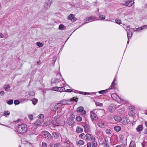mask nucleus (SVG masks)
<instances>
[{
    "label": "nucleus",
    "mask_w": 147,
    "mask_h": 147,
    "mask_svg": "<svg viewBox=\"0 0 147 147\" xmlns=\"http://www.w3.org/2000/svg\"><path fill=\"white\" fill-rule=\"evenodd\" d=\"M27 126L25 124L19 125L16 129L17 133L19 134H23L27 131Z\"/></svg>",
    "instance_id": "1"
},
{
    "label": "nucleus",
    "mask_w": 147,
    "mask_h": 147,
    "mask_svg": "<svg viewBox=\"0 0 147 147\" xmlns=\"http://www.w3.org/2000/svg\"><path fill=\"white\" fill-rule=\"evenodd\" d=\"M42 123V121L41 119H38L35 123H34V125L32 126V129H35L36 128H37L38 126H40L41 125Z\"/></svg>",
    "instance_id": "2"
},
{
    "label": "nucleus",
    "mask_w": 147,
    "mask_h": 147,
    "mask_svg": "<svg viewBox=\"0 0 147 147\" xmlns=\"http://www.w3.org/2000/svg\"><path fill=\"white\" fill-rule=\"evenodd\" d=\"M42 134L45 136V138L48 140H50L52 139V136L48 131H43Z\"/></svg>",
    "instance_id": "3"
},
{
    "label": "nucleus",
    "mask_w": 147,
    "mask_h": 147,
    "mask_svg": "<svg viewBox=\"0 0 147 147\" xmlns=\"http://www.w3.org/2000/svg\"><path fill=\"white\" fill-rule=\"evenodd\" d=\"M60 104L59 103L55 105L53 107H51V110L54 111H56L59 108V112H61V111L62 110V109L60 108V106L59 105Z\"/></svg>",
    "instance_id": "4"
},
{
    "label": "nucleus",
    "mask_w": 147,
    "mask_h": 147,
    "mask_svg": "<svg viewBox=\"0 0 147 147\" xmlns=\"http://www.w3.org/2000/svg\"><path fill=\"white\" fill-rule=\"evenodd\" d=\"M76 111L80 113L82 115H85L86 113V111L84 110L83 107L81 106L78 107Z\"/></svg>",
    "instance_id": "5"
},
{
    "label": "nucleus",
    "mask_w": 147,
    "mask_h": 147,
    "mask_svg": "<svg viewBox=\"0 0 147 147\" xmlns=\"http://www.w3.org/2000/svg\"><path fill=\"white\" fill-rule=\"evenodd\" d=\"M53 0H47L44 4V7L46 9H48L50 7L51 4L53 2Z\"/></svg>",
    "instance_id": "6"
},
{
    "label": "nucleus",
    "mask_w": 147,
    "mask_h": 147,
    "mask_svg": "<svg viewBox=\"0 0 147 147\" xmlns=\"http://www.w3.org/2000/svg\"><path fill=\"white\" fill-rule=\"evenodd\" d=\"M90 117L92 119L94 120H96L98 118L96 115L95 113V111L93 110L91 111L90 113Z\"/></svg>",
    "instance_id": "7"
},
{
    "label": "nucleus",
    "mask_w": 147,
    "mask_h": 147,
    "mask_svg": "<svg viewBox=\"0 0 147 147\" xmlns=\"http://www.w3.org/2000/svg\"><path fill=\"white\" fill-rule=\"evenodd\" d=\"M134 3V2L132 0H128V1L124 3V5L129 7L131 6Z\"/></svg>",
    "instance_id": "8"
},
{
    "label": "nucleus",
    "mask_w": 147,
    "mask_h": 147,
    "mask_svg": "<svg viewBox=\"0 0 147 147\" xmlns=\"http://www.w3.org/2000/svg\"><path fill=\"white\" fill-rule=\"evenodd\" d=\"M111 96L114 100L118 102H119V99H121L119 96L115 94H112Z\"/></svg>",
    "instance_id": "9"
},
{
    "label": "nucleus",
    "mask_w": 147,
    "mask_h": 147,
    "mask_svg": "<svg viewBox=\"0 0 147 147\" xmlns=\"http://www.w3.org/2000/svg\"><path fill=\"white\" fill-rule=\"evenodd\" d=\"M65 90V88L62 87H55L53 88V90L57 91L62 92Z\"/></svg>",
    "instance_id": "10"
},
{
    "label": "nucleus",
    "mask_w": 147,
    "mask_h": 147,
    "mask_svg": "<svg viewBox=\"0 0 147 147\" xmlns=\"http://www.w3.org/2000/svg\"><path fill=\"white\" fill-rule=\"evenodd\" d=\"M122 123L124 125L128 124L129 122V119L127 117H124L122 118Z\"/></svg>",
    "instance_id": "11"
},
{
    "label": "nucleus",
    "mask_w": 147,
    "mask_h": 147,
    "mask_svg": "<svg viewBox=\"0 0 147 147\" xmlns=\"http://www.w3.org/2000/svg\"><path fill=\"white\" fill-rule=\"evenodd\" d=\"M109 137H105L104 138L103 140V143L105 144L104 145L105 147H109V145L108 144L109 142Z\"/></svg>",
    "instance_id": "12"
},
{
    "label": "nucleus",
    "mask_w": 147,
    "mask_h": 147,
    "mask_svg": "<svg viewBox=\"0 0 147 147\" xmlns=\"http://www.w3.org/2000/svg\"><path fill=\"white\" fill-rule=\"evenodd\" d=\"M60 113L59 112H57V113L59 115H56L54 118V121H55L56 122H57L59 121V117L60 115H61L63 114L62 113Z\"/></svg>",
    "instance_id": "13"
},
{
    "label": "nucleus",
    "mask_w": 147,
    "mask_h": 147,
    "mask_svg": "<svg viewBox=\"0 0 147 147\" xmlns=\"http://www.w3.org/2000/svg\"><path fill=\"white\" fill-rule=\"evenodd\" d=\"M36 128H36L35 129H33L32 128L30 131V134L32 135L33 134L37 135L38 134V131L36 130Z\"/></svg>",
    "instance_id": "14"
},
{
    "label": "nucleus",
    "mask_w": 147,
    "mask_h": 147,
    "mask_svg": "<svg viewBox=\"0 0 147 147\" xmlns=\"http://www.w3.org/2000/svg\"><path fill=\"white\" fill-rule=\"evenodd\" d=\"M84 128L85 132H88L90 131V126L87 123L85 124L84 126Z\"/></svg>",
    "instance_id": "15"
},
{
    "label": "nucleus",
    "mask_w": 147,
    "mask_h": 147,
    "mask_svg": "<svg viewBox=\"0 0 147 147\" xmlns=\"http://www.w3.org/2000/svg\"><path fill=\"white\" fill-rule=\"evenodd\" d=\"M115 110V107L113 105H111L109 107V110L111 112H113Z\"/></svg>",
    "instance_id": "16"
},
{
    "label": "nucleus",
    "mask_w": 147,
    "mask_h": 147,
    "mask_svg": "<svg viewBox=\"0 0 147 147\" xmlns=\"http://www.w3.org/2000/svg\"><path fill=\"white\" fill-rule=\"evenodd\" d=\"M83 131V129L79 126H77L76 128V131L78 133H81Z\"/></svg>",
    "instance_id": "17"
},
{
    "label": "nucleus",
    "mask_w": 147,
    "mask_h": 147,
    "mask_svg": "<svg viewBox=\"0 0 147 147\" xmlns=\"http://www.w3.org/2000/svg\"><path fill=\"white\" fill-rule=\"evenodd\" d=\"M114 118L115 121L117 122H120L122 120L121 117L119 116H114Z\"/></svg>",
    "instance_id": "18"
},
{
    "label": "nucleus",
    "mask_w": 147,
    "mask_h": 147,
    "mask_svg": "<svg viewBox=\"0 0 147 147\" xmlns=\"http://www.w3.org/2000/svg\"><path fill=\"white\" fill-rule=\"evenodd\" d=\"M57 76H58L59 78H57L56 79H57V82H59L61 80V79H62L63 80V79L62 77V75L60 73H58L57 74Z\"/></svg>",
    "instance_id": "19"
},
{
    "label": "nucleus",
    "mask_w": 147,
    "mask_h": 147,
    "mask_svg": "<svg viewBox=\"0 0 147 147\" xmlns=\"http://www.w3.org/2000/svg\"><path fill=\"white\" fill-rule=\"evenodd\" d=\"M98 125L99 127L101 128H104L105 126V124L102 121L99 122L98 124Z\"/></svg>",
    "instance_id": "20"
},
{
    "label": "nucleus",
    "mask_w": 147,
    "mask_h": 147,
    "mask_svg": "<svg viewBox=\"0 0 147 147\" xmlns=\"http://www.w3.org/2000/svg\"><path fill=\"white\" fill-rule=\"evenodd\" d=\"M68 124L69 126H73L74 125V121L70 120H68Z\"/></svg>",
    "instance_id": "21"
},
{
    "label": "nucleus",
    "mask_w": 147,
    "mask_h": 147,
    "mask_svg": "<svg viewBox=\"0 0 147 147\" xmlns=\"http://www.w3.org/2000/svg\"><path fill=\"white\" fill-rule=\"evenodd\" d=\"M143 129V126L141 125H139L136 128V130L138 131H141Z\"/></svg>",
    "instance_id": "22"
},
{
    "label": "nucleus",
    "mask_w": 147,
    "mask_h": 147,
    "mask_svg": "<svg viewBox=\"0 0 147 147\" xmlns=\"http://www.w3.org/2000/svg\"><path fill=\"white\" fill-rule=\"evenodd\" d=\"M115 78L114 80H113V82H112L111 85L110 86L109 88V89H111L114 88L115 85Z\"/></svg>",
    "instance_id": "23"
},
{
    "label": "nucleus",
    "mask_w": 147,
    "mask_h": 147,
    "mask_svg": "<svg viewBox=\"0 0 147 147\" xmlns=\"http://www.w3.org/2000/svg\"><path fill=\"white\" fill-rule=\"evenodd\" d=\"M127 35L128 39V40H129V39H130L131 38L132 35V34L131 32H130V31H129V32H127Z\"/></svg>",
    "instance_id": "24"
},
{
    "label": "nucleus",
    "mask_w": 147,
    "mask_h": 147,
    "mask_svg": "<svg viewBox=\"0 0 147 147\" xmlns=\"http://www.w3.org/2000/svg\"><path fill=\"white\" fill-rule=\"evenodd\" d=\"M59 103L60 104L59 105L60 107L62 105H66L68 104L67 101L65 100L61 101Z\"/></svg>",
    "instance_id": "25"
},
{
    "label": "nucleus",
    "mask_w": 147,
    "mask_h": 147,
    "mask_svg": "<svg viewBox=\"0 0 147 147\" xmlns=\"http://www.w3.org/2000/svg\"><path fill=\"white\" fill-rule=\"evenodd\" d=\"M10 86L9 85L7 84L5 85L4 86V89L6 91H8V90L10 88Z\"/></svg>",
    "instance_id": "26"
},
{
    "label": "nucleus",
    "mask_w": 147,
    "mask_h": 147,
    "mask_svg": "<svg viewBox=\"0 0 147 147\" xmlns=\"http://www.w3.org/2000/svg\"><path fill=\"white\" fill-rule=\"evenodd\" d=\"M115 130L116 131H119L121 129V127L118 126H115L114 127Z\"/></svg>",
    "instance_id": "27"
},
{
    "label": "nucleus",
    "mask_w": 147,
    "mask_h": 147,
    "mask_svg": "<svg viewBox=\"0 0 147 147\" xmlns=\"http://www.w3.org/2000/svg\"><path fill=\"white\" fill-rule=\"evenodd\" d=\"M75 116L73 114H70V115L69 118L68 120H70L72 121H74L75 119Z\"/></svg>",
    "instance_id": "28"
},
{
    "label": "nucleus",
    "mask_w": 147,
    "mask_h": 147,
    "mask_svg": "<svg viewBox=\"0 0 147 147\" xmlns=\"http://www.w3.org/2000/svg\"><path fill=\"white\" fill-rule=\"evenodd\" d=\"M129 147H136V144L134 142L131 141L129 144Z\"/></svg>",
    "instance_id": "29"
},
{
    "label": "nucleus",
    "mask_w": 147,
    "mask_h": 147,
    "mask_svg": "<svg viewBox=\"0 0 147 147\" xmlns=\"http://www.w3.org/2000/svg\"><path fill=\"white\" fill-rule=\"evenodd\" d=\"M91 135L89 134H86V139L87 140H90Z\"/></svg>",
    "instance_id": "30"
},
{
    "label": "nucleus",
    "mask_w": 147,
    "mask_h": 147,
    "mask_svg": "<svg viewBox=\"0 0 147 147\" xmlns=\"http://www.w3.org/2000/svg\"><path fill=\"white\" fill-rule=\"evenodd\" d=\"M129 115L130 116L133 117L134 115V114L133 111L130 110L129 112Z\"/></svg>",
    "instance_id": "31"
},
{
    "label": "nucleus",
    "mask_w": 147,
    "mask_h": 147,
    "mask_svg": "<svg viewBox=\"0 0 147 147\" xmlns=\"http://www.w3.org/2000/svg\"><path fill=\"white\" fill-rule=\"evenodd\" d=\"M82 117L80 116H78L76 117V120L78 121H81L82 120Z\"/></svg>",
    "instance_id": "32"
},
{
    "label": "nucleus",
    "mask_w": 147,
    "mask_h": 147,
    "mask_svg": "<svg viewBox=\"0 0 147 147\" xmlns=\"http://www.w3.org/2000/svg\"><path fill=\"white\" fill-rule=\"evenodd\" d=\"M92 20V19L91 18H87L84 20V22H86L85 23H87L90 21H91Z\"/></svg>",
    "instance_id": "33"
},
{
    "label": "nucleus",
    "mask_w": 147,
    "mask_h": 147,
    "mask_svg": "<svg viewBox=\"0 0 147 147\" xmlns=\"http://www.w3.org/2000/svg\"><path fill=\"white\" fill-rule=\"evenodd\" d=\"M78 98L77 97H73L70 99V101H75L76 102H77L78 100Z\"/></svg>",
    "instance_id": "34"
},
{
    "label": "nucleus",
    "mask_w": 147,
    "mask_h": 147,
    "mask_svg": "<svg viewBox=\"0 0 147 147\" xmlns=\"http://www.w3.org/2000/svg\"><path fill=\"white\" fill-rule=\"evenodd\" d=\"M78 143L80 145H82L84 144V141L83 140H80L78 141Z\"/></svg>",
    "instance_id": "35"
},
{
    "label": "nucleus",
    "mask_w": 147,
    "mask_h": 147,
    "mask_svg": "<svg viewBox=\"0 0 147 147\" xmlns=\"http://www.w3.org/2000/svg\"><path fill=\"white\" fill-rule=\"evenodd\" d=\"M53 136L55 138H58V136L56 132H53L52 134Z\"/></svg>",
    "instance_id": "36"
},
{
    "label": "nucleus",
    "mask_w": 147,
    "mask_h": 147,
    "mask_svg": "<svg viewBox=\"0 0 147 147\" xmlns=\"http://www.w3.org/2000/svg\"><path fill=\"white\" fill-rule=\"evenodd\" d=\"M65 27V26L63 24H60L59 26V29L60 30H64L63 28Z\"/></svg>",
    "instance_id": "37"
},
{
    "label": "nucleus",
    "mask_w": 147,
    "mask_h": 147,
    "mask_svg": "<svg viewBox=\"0 0 147 147\" xmlns=\"http://www.w3.org/2000/svg\"><path fill=\"white\" fill-rule=\"evenodd\" d=\"M74 16L72 14H70L68 17V20H71L72 21L73 19V18L74 17Z\"/></svg>",
    "instance_id": "38"
},
{
    "label": "nucleus",
    "mask_w": 147,
    "mask_h": 147,
    "mask_svg": "<svg viewBox=\"0 0 147 147\" xmlns=\"http://www.w3.org/2000/svg\"><path fill=\"white\" fill-rule=\"evenodd\" d=\"M140 28L141 29V30H144L145 29L147 28V25H145L144 26H143L141 27H140Z\"/></svg>",
    "instance_id": "39"
},
{
    "label": "nucleus",
    "mask_w": 147,
    "mask_h": 147,
    "mask_svg": "<svg viewBox=\"0 0 147 147\" xmlns=\"http://www.w3.org/2000/svg\"><path fill=\"white\" fill-rule=\"evenodd\" d=\"M108 89H107L105 90H102L99 91L98 92L100 94H104L105 92H106L108 91Z\"/></svg>",
    "instance_id": "40"
},
{
    "label": "nucleus",
    "mask_w": 147,
    "mask_h": 147,
    "mask_svg": "<svg viewBox=\"0 0 147 147\" xmlns=\"http://www.w3.org/2000/svg\"><path fill=\"white\" fill-rule=\"evenodd\" d=\"M36 45L39 47H42L43 45L42 43L39 42H36Z\"/></svg>",
    "instance_id": "41"
},
{
    "label": "nucleus",
    "mask_w": 147,
    "mask_h": 147,
    "mask_svg": "<svg viewBox=\"0 0 147 147\" xmlns=\"http://www.w3.org/2000/svg\"><path fill=\"white\" fill-rule=\"evenodd\" d=\"M97 144L96 142L94 141L92 143V147H97Z\"/></svg>",
    "instance_id": "42"
},
{
    "label": "nucleus",
    "mask_w": 147,
    "mask_h": 147,
    "mask_svg": "<svg viewBox=\"0 0 147 147\" xmlns=\"http://www.w3.org/2000/svg\"><path fill=\"white\" fill-rule=\"evenodd\" d=\"M116 22L118 24H120L121 22V21L119 18H117L115 20Z\"/></svg>",
    "instance_id": "43"
},
{
    "label": "nucleus",
    "mask_w": 147,
    "mask_h": 147,
    "mask_svg": "<svg viewBox=\"0 0 147 147\" xmlns=\"http://www.w3.org/2000/svg\"><path fill=\"white\" fill-rule=\"evenodd\" d=\"M96 106H98L101 107L103 105L101 103L99 102H96Z\"/></svg>",
    "instance_id": "44"
},
{
    "label": "nucleus",
    "mask_w": 147,
    "mask_h": 147,
    "mask_svg": "<svg viewBox=\"0 0 147 147\" xmlns=\"http://www.w3.org/2000/svg\"><path fill=\"white\" fill-rule=\"evenodd\" d=\"M38 100L36 98H34L32 100V103L34 105H35L37 102Z\"/></svg>",
    "instance_id": "45"
},
{
    "label": "nucleus",
    "mask_w": 147,
    "mask_h": 147,
    "mask_svg": "<svg viewBox=\"0 0 147 147\" xmlns=\"http://www.w3.org/2000/svg\"><path fill=\"white\" fill-rule=\"evenodd\" d=\"M4 115L6 117H7L6 116H5V115H9L10 114V112L8 111H5L4 112Z\"/></svg>",
    "instance_id": "46"
},
{
    "label": "nucleus",
    "mask_w": 147,
    "mask_h": 147,
    "mask_svg": "<svg viewBox=\"0 0 147 147\" xmlns=\"http://www.w3.org/2000/svg\"><path fill=\"white\" fill-rule=\"evenodd\" d=\"M7 103L9 105H11L13 104V100H10L8 101Z\"/></svg>",
    "instance_id": "47"
},
{
    "label": "nucleus",
    "mask_w": 147,
    "mask_h": 147,
    "mask_svg": "<svg viewBox=\"0 0 147 147\" xmlns=\"http://www.w3.org/2000/svg\"><path fill=\"white\" fill-rule=\"evenodd\" d=\"M106 133L108 134H109L111 133V131L109 129H107L106 131Z\"/></svg>",
    "instance_id": "48"
},
{
    "label": "nucleus",
    "mask_w": 147,
    "mask_h": 147,
    "mask_svg": "<svg viewBox=\"0 0 147 147\" xmlns=\"http://www.w3.org/2000/svg\"><path fill=\"white\" fill-rule=\"evenodd\" d=\"M19 101L18 100H15L14 101V103L15 105H18L20 104Z\"/></svg>",
    "instance_id": "49"
},
{
    "label": "nucleus",
    "mask_w": 147,
    "mask_h": 147,
    "mask_svg": "<svg viewBox=\"0 0 147 147\" xmlns=\"http://www.w3.org/2000/svg\"><path fill=\"white\" fill-rule=\"evenodd\" d=\"M99 17L102 20L105 19V16L103 15L99 16Z\"/></svg>",
    "instance_id": "50"
},
{
    "label": "nucleus",
    "mask_w": 147,
    "mask_h": 147,
    "mask_svg": "<svg viewBox=\"0 0 147 147\" xmlns=\"http://www.w3.org/2000/svg\"><path fill=\"white\" fill-rule=\"evenodd\" d=\"M61 144L58 143H56L55 145V147H61Z\"/></svg>",
    "instance_id": "51"
},
{
    "label": "nucleus",
    "mask_w": 147,
    "mask_h": 147,
    "mask_svg": "<svg viewBox=\"0 0 147 147\" xmlns=\"http://www.w3.org/2000/svg\"><path fill=\"white\" fill-rule=\"evenodd\" d=\"M29 118L31 120H32L33 119V116L32 115H28Z\"/></svg>",
    "instance_id": "52"
},
{
    "label": "nucleus",
    "mask_w": 147,
    "mask_h": 147,
    "mask_svg": "<svg viewBox=\"0 0 147 147\" xmlns=\"http://www.w3.org/2000/svg\"><path fill=\"white\" fill-rule=\"evenodd\" d=\"M44 117V115H43L41 114L39 115L38 116V118L39 119H41L43 118Z\"/></svg>",
    "instance_id": "53"
},
{
    "label": "nucleus",
    "mask_w": 147,
    "mask_h": 147,
    "mask_svg": "<svg viewBox=\"0 0 147 147\" xmlns=\"http://www.w3.org/2000/svg\"><path fill=\"white\" fill-rule=\"evenodd\" d=\"M74 90H71L70 89H67L66 90H65L64 91L66 92H73Z\"/></svg>",
    "instance_id": "54"
},
{
    "label": "nucleus",
    "mask_w": 147,
    "mask_h": 147,
    "mask_svg": "<svg viewBox=\"0 0 147 147\" xmlns=\"http://www.w3.org/2000/svg\"><path fill=\"white\" fill-rule=\"evenodd\" d=\"M52 81L53 83H55L56 82H57V79H53L52 80Z\"/></svg>",
    "instance_id": "55"
},
{
    "label": "nucleus",
    "mask_w": 147,
    "mask_h": 147,
    "mask_svg": "<svg viewBox=\"0 0 147 147\" xmlns=\"http://www.w3.org/2000/svg\"><path fill=\"white\" fill-rule=\"evenodd\" d=\"M129 109L130 110H132V111H133V110L134 109V106H130L129 107Z\"/></svg>",
    "instance_id": "56"
},
{
    "label": "nucleus",
    "mask_w": 147,
    "mask_h": 147,
    "mask_svg": "<svg viewBox=\"0 0 147 147\" xmlns=\"http://www.w3.org/2000/svg\"><path fill=\"white\" fill-rule=\"evenodd\" d=\"M95 138L94 137L91 136L90 140H92L93 142H94V141H95Z\"/></svg>",
    "instance_id": "57"
},
{
    "label": "nucleus",
    "mask_w": 147,
    "mask_h": 147,
    "mask_svg": "<svg viewBox=\"0 0 147 147\" xmlns=\"http://www.w3.org/2000/svg\"><path fill=\"white\" fill-rule=\"evenodd\" d=\"M29 94L30 96H32L34 95V93L33 92H30V93H29Z\"/></svg>",
    "instance_id": "58"
},
{
    "label": "nucleus",
    "mask_w": 147,
    "mask_h": 147,
    "mask_svg": "<svg viewBox=\"0 0 147 147\" xmlns=\"http://www.w3.org/2000/svg\"><path fill=\"white\" fill-rule=\"evenodd\" d=\"M42 145L43 147H46L47 146V144L46 143L44 142H42Z\"/></svg>",
    "instance_id": "59"
},
{
    "label": "nucleus",
    "mask_w": 147,
    "mask_h": 147,
    "mask_svg": "<svg viewBox=\"0 0 147 147\" xmlns=\"http://www.w3.org/2000/svg\"><path fill=\"white\" fill-rule=\"evenodd\" d=\"M4 91H1L0 92V95L1 96H3L4 95Z\"/></svg>",
    "instance_id": "60"
},
{
    "label": "nucleus",
    "mask_w": 147,
    "mask_h": 147,
    "mask_svg": "<svg viewBox=\"0 0 147 147\" xmlns=\"http://www.w3.org/2000/svg\"><path fill=\"white\" fill-rule=\"evenodd\" d=\"M19 121L20 120L19 119H18L17 121H13V124H16L17 123L19 122Z\"/></svg>",
    "instance_id": "61"
},
{
    "label": "nucleus",
    "mask_w": 147,
    "mask_h": 147,
    "mask_svg": "<svg viewBox=\"0 0 147 147\" xmlns=\"http://www.w3.org/2000/svg\"><path fill=\"white\" fill-rule=\"evenodd\" d=\"M87 147H91V143H88L87 144Z\"/></svg>",
    "instance_id": "62"
},
{
    "label": "nucleus",
    "mask_w": 147,
    "mask_h": 147,
    "mask_svg": "<svg viewBox=\"0 0 147 147\" xmlns=\"http://www.w3.org/2000/svg\"><path fill=\"white\" fill-rule=\"evenodd\" d=\"M83 92L84 94H82V93H80L81 94H84L85 95H86V94H90V93L89 92Z\"/></svg>",
    "instance_id": "63"
},
{
    "label": "nucleus",
    "mask_w": 147,
    "mask_h": 147,
    "mask_svg": "<svg viewBox=\"0 0 147 147\" xmlns=\"http://www.w3.org/2000/svg\"><path fill=\"white\" fill-rule=\"evenodd\" d=\"M0 37L1 38H3L4 37L3 35L1 33H0Z\"/></svg>",
    "instance_id": "64"
}]
</instances>
